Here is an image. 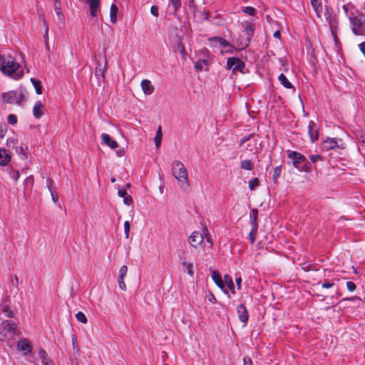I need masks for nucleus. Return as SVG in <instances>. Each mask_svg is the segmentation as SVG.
Masks as SVG:
<instances>
[{
  "label": "nucleus",
  "mask_w": 365,
  "mask_h": 365,
  "mask_svg": "<svg viewBox=\"0 0 365 365\" xmlns=\"http://www.w3.org/2000/svg\"><path fill=\"white\" fill-rule=\"evenodd\" d=\"M0 71L14 80H19L24 75V68L12 57L5 58L0 62Z\"/></svg>",
  "instance_id": "nucleus-1"
},
{
  "label": "nucleus",
  "mask_w": 365,
  "mask_h": 365,
  "mask_svg": "<svg viewBox=\"0 0 365 365\" xmlns=\"http://www.w3.org/2000/svg\"><path fill=\"white\" fill-rule=\"evenodd\" d=\"M173 175L175 179L181 184L182 188L190 187L188 175L183 163L179 160H175L172 163Z\"/></svg>",
  "instance_id": "nucleus-2"
},
{
  "label": "nucleus",
  "mask_w": 365,
  "mask_h": 365,
  "mask_svg": "<svg viewBox=\"0 0 365 365\" xmlns=\"http://www.w3.org/2000/svg\"><path fill=\"white\" fill-rule=\"evenodd\" d=\"M16 334V325L9 321H4L0 324V341H8Z\"/></svg>",
  "instance_id": "nucleus-3"
},
{
  "label": "nucleus",
  "mask_w": 365,
  "mask_h": 365,
  "mask_svg": "<svg viewBox=\"0 0 365 365\" xmlns=\"http://www.w3.org/2000/svg\"><path fill=\"white\" fill-rule=\"evenodd\" d=\"M241 25L244 29L243 31L247 36L244 41L237 40V42L240 49H243L249 45L251 38L254 34L255 23L252 21H245L242 22Z\"/></svg>",
  "instance_id": "nucleus-4"
},
{
  "label": "nucleus",
  "mask_w": 365,
  "mask_h": 365,
  "mask_svg": "<svg viewBox=\"0 0 365 365\" xmlns=\"http://www.w3.org/2000/svg\"><path fill=\"white\" fill-rule=\"evenodd\" d=\"M349 20L351 25L352 32L356 36L362 35L364 33L363 26L365 24L364 15L361 13H358L356 16H349Z\"/></svg>",
  "instance_id": "nucleus-5"
},
{
  "label": "nucleus",
  "mask_w": 365,
  "mask_h": 365,
  "mask_svg": "<svg viewBox=\"0 0 365 365\" xmlns=\"http://www.w3.org/2000/svg\"><path fill=\"white\" fill-rule=\"evenodd\" d=\"M1 98L6 103L20 105L24 100V95L21 91H10L3 93Z\"/></svg>",
  "instance_id": "nucleus-6"
},
{
  "label": "nucleus",
  "mask_w": 365,
  "mask_h": 365,
  "mask_svg": "<svg viewBox=\"0 0 365 365\" xmlns=\"http://www.w3.org/2000/svg\"><path fill=\"white\" fill-rule=\"evenodd\" d=\"M226 68L228 70H232L234 75H236L237 72L244 73L245 63L239 58L230 57L227 59Z\"/></svg>",
  "instance_id": "nucleus-7"
},
{
  "label": "nucleus",
  "mask_w": 365,
  "mask_h": 365,
  "mask_svg": "<svg viewBox=\"0 0 365 365\" xmlns=\"http://www.w3.org/2000/svg\"><path fill=\"white\" fill-rule=\"evenodd\" d=\"M288 158L292 160V165L300 172H308L307 168H301V163L306 160V158L302 154L292 150H287Z\"/></svg>",
  "instance_id": "nucleus-8"
},
{
  "label": "nucleus",
  "mask_w": 365,
  "mask_h": 365,
  "mask_svg": "<svg viewBox=\"0 0 365 365\" xmlns=\"http://www.w3.org/2000/svg\"><path fill=\"white\" fill-rule=\"evenodd\" d=\"M324 16L331 28L332 34H334V29L337 26L338 22L331 6L328 5L324 6Z\"/></svg>",
  "instance_id": "nucleus-9"
},
{
  "label": "nucleus",
  "mask_w": 365,
  "mask_h": 365,
  "mask_svg": "<svg viewBox=\"0 0 365 365\" xmlns=\"http://www.w3.org/2000/svg\"><path fill=\"white\" fill-rule=\"evenodd\" d=\"M188 242L192 247H198L204 242L203 234L197 231L192 232L188 238Z\"/></svg>",
  "instance_id": "nucleus-10"
},
{
  "label": "nucleus",
  "mask_w": 365,
  "mask_h": 365,
  "mask_svg": "<svg viewBox=\"0 0 365 365\" xmlns=\"http://www.w3.org/2000/svg\"><path fill=\"white\" fill-rule=\"evenodd\" d=\"M17 349L19 351H24V354L26 355L31 352L32 346L26 339H21L17 342Z\"/></svg>",
  "instance_id": "nucleus-11"
},
{
  "label": "nucleus",
  "mask_w": 365,
  "mask_h": 365,
  "mask_svg": "<svg viewBox=\"0 0 365 365\" xmlns=\"http://www.w3.org/2000/svg\"><path fill=\"white\" fill-rule=\"evenodd\" d=\"M308 133L311 141L314 143L319 138L317 125L314 121L311 120L308 125Z\"/></svg>",
  "instance_id": "nucleus-12"
},
{
  "label": "nucleus",
  "mask_w": 365,
  "mask_h": 365,
  "mask_svg": "<svg viewBox=\"0 0 365 365\" xmlns=\"http://www.w3.org/2000/svg\"><path fill=\"white\" fill-rule=\"evenodd\" d=\"M237 312L239 319L244 324H246L248 321L249 316L245 306L242 304L238 305L237 307Z\"/></svg>",
  "instance_id": "nucleus-13"
},
{
  "label": "nucleus",
  "mask_w": 365,
  "mask_h": 365,
  "mask_svg": "<svg viewBox=\"0 0 365 365\" xmlns=\"http://www.w3.org/2000/svg\"><path fill=\"white\" fill-rule=\"evenodd\" d=\"M212 279L215 282V283L220 287L223 292L227 294V292L225 291V279H222L220 274L217 271H213L212 272Z\"/></svg>",
  "instance_id": "nucleus-14"
},
{
  "label": "nucleus",
  "mask_w": 365,
  "mask_h": 365,
  "mask_svg": "<svg viewBox=\"0 0 365 365\" xmlns=\"http://www.w3.org/2000/svg\"><path fill=\"white\" fill-rule=\"evenodd\" d=\"M101 140L104 144H106L112 149L117 148L118 146V143L115 140H113L107 133H103L101 135Z\"/></svg>",
  "instance_id": "nucleus-15"
},
{
  "label": "nucleus",
  "mask_w": 365,
  "mask_h": 365,
  "mask_svg": "<svg viewBox=\"0 0 365 365\" xmlns=\"http://www.w3.org/2000/svg\"><path fill=\"white\" fill-rule=\"evenodd\" d=\"M44 106L41 101H36L33 108V114L37 119L41 118L43 114Z\"/></svg>",
  "instance_id": "nucleus-16"
},
{
  "label": "nucleus",
  "mask_w": 365,
  "mask_h": 365,
  "mask_svg": "<svg viewBox=\"0 0 365 365\" xmlns=\"http://www.w3.org/2000/svg\"><path fill=\"white\" fill-rule=\"evenodd\" d=\"M38 356L41 360L42 365H54V362L43 349H40L38 350Z\"/></svg>",
  "instance_id": "nucleus-17"
},
{
  "label": "nucleus",
  "mask_w": 365,
  "mask_h": 365,
  "mask_svg": "<svg viewBox=\"0 0 365 365\" xmlns=\"http://www.w3.org/2000/svg\"><path fill=\"white\" fill-rule=\"evenodd\" d=\"M142 90L145 95H150L154 91V87L148 79H144L140 83Z\"/></svg>",
  "instance_id": "nucleus-18"
},
{
  "label": "nucleus",
  "mask_w": 365,
  "mask_h": 365,
  "mask_svg": "<svg viewBox=\"0 0 365 365\" xmlns=\"http://www.w3.org/2000/svg\"><path fill=\"white\" fill-rule=\"evenodd\" d=\"M183 272H186L189 276H194V264L192 262H188L187 260H183L180 262Z\"/></svg>",
  "instance_id": "nucleus-19"
},
{
  "label": "nucleus",
  "mask_w": 365,
  "mask_h": 365,
  "mask_svg": "<svg viewBox=\"0 0 365 365\" xmlns=\"http://www.w3.org/2000/svg\"><path fill=\"white\" fill-rule=\"evenodd\" d=\"M338 146L337 141L334 139H327L322 142V148L325 150H333Z\"/></svg>",
  "instance_id": "nucleus-20"
},
{
  "label": "nucleus",
  "mask_w": 365,
  "mask_h": 365,
  "mask_svg": "<svg viewBox=\"0 0 365 365\" xmlns=\"http://www.w3.org/2000/svg\"><path fill=\"white\" fill-rule=\"evenodd\" d=\"M310 1L317 17L321 19L323 10L321 0H310Z\"/></svg>",
  "instance_id": "nucleus-21"
},
{
  "label": "nucleus",
  "mask_w": 365,
  "mask_h": 365,
  "mask_svg": "<svg viewBox=\"0 0 365 365\" xmlns=\"http://www.w3.org/2000/svg\"><path fill=\"white\" fill-rule=\"evenodd\" d=\"M209 41L211 42L212 46L215 47H222L223 44L225 46H228V41L224 39L223 38L219 36H215L209 38Z\"/></svg>",
  "instance_id": "nucleus-22"
},
{
  "label": "nucleus",
  "mask_w": 365,
  "mask_h": 365,
  "mask_svg": "<svg viewBox=\"0 0 365 365\" xmlns=\"http://www.w3.org/2000/svg\"><path fill=\"white\" fill-rule=\"evenodd\" d=\"M11 160V156L7 150L4 148H0V165L4 166L8 164Z\"/></svg>",
  "instance_id": "nucleus-23"
},
{
  "label": "nucleus",
  "mask_w": 365,
  "mask_h": 365,
  "mask_svg": "<svg viewBox=\"0 0 365 365\" xmlns=\"http://www.w3.org/2000/svg\"><path fill=\"white\" fill-rule=\"evenodd\" d=\"M91 9V15L95 17L97 14L98 9L100 4V0H88Z\"/></svg>",
  "instance_id": "nucleus-24"
},
{
  "label": "nucleus",
  "mask_w": 365,
  "mask_h": 365,
  "mask_svg": "<svg viewBox=\"0 0 365 365\" xmlns=\"http://www.w3.org/2000/svg\"><path fill=\"white\" fill-rule=\"evenodd\" d=\"M279 81L280 83L284 86L286 88H294V86L289 81V80L287 78V77L283 74L281 73L278 77Z\"/></svg>",
  "instance_id": "nucleus-25"
},
{
  "label": "nucleus",
  "mask_w": 365,
  "mask_h": 365,
  "mask_svg": "<svg viewBox=\"0 0 365 365\" xmlns=\"http://www.w3.org/2000/svg\"><path fill=\"white\" fill-rule=\"evenodd\" d=\"M252 228L250 232L249 238L251 244H254L255 242V235L257 234V224H256V217H255V222H252Z\"/></svg>",
  "instance_id": "nucleus-26"
},
{
  "label": "nucleus",
  "mask_w": 365,
  "mask_h": 365,
  "mask_svg": "<svg viewBox=\"0 0 365 365\" xmlns=\"http://www.w3.org/2000/svg\"><path fill=\"white\" fill-rule=\"evenodd\" d=\"M162 138H163L162 128H161V126H159L157 130L156 135L154 138V142H155V146L158 148H160V146L161 145Z\"/></svg>",
  "instance_id": "nucleus-27"
},
{
  "label": "nucleus",
  "mask_w": 365,
  "mask_h": 365,
  "mask_svg": "<svg viewBox=\"0 0 365 365\" xmlns=\"http://www.w3.org/2000/svg\"><path fill=\"white\" fill-rule=\"evenodd\" d=\"M118 11V9L117 6L114 4H113L110 6V21L112 23L116 22Z\"/></svg>",
  "instance_id": "nucleus-28"
},
{
  "label": "nucleus",
  "mask_w": 365,
  "mask_h": 365,
  "mask_svg": "<svg viewBox=\"0 0 365 365\" xmlns=\"http://www.w3.org/2000/svg\"><path fill=\"white\" fill-rule=\"evenodd\" d=\"M227 285V287L229 288V289L231 291L232 294L235 293V286L234 283L232 282V279L230 276L226 274L225 276V286Z\"/></svg>",
  "instance_id": "nucleus-29"
},
{
  "label": "nucleus",
  "mask_w": 365,
  "mask_h": 365,
  "mask_svg": "<svg viewBox=\"0 0 365 365\" xmlns=\"http://www.w3.org/2000/svg\"><path fill=\"white\" fill-rule=\"evenodd\" d=\"M54 9H55V11H56V14L58 21L61 22H63V19H64V15L61 11V9L59 3H57V2L55 3Z\"/></svg>",
  "instance_id": "nucleus-30"
},
{
  "label": "nucleus",
  "mask_w": 365,
  "mask_h": 365,
  "mask_svg": "<svg viewBox=\"0 0 365 365\" xmlns=\"http://www.w3.org/2000/svg\"><path fill=\"white\" fill-rule=\"evenodd\" d=\"M207 61L205 59H200L195 63V68L197 71H202L205 66H207Z\"/></svg>",
  "instance_id": "nucleus-31"
},
{
  "label": "nucleus",
  "mask_w": 365,
  "mask_h": 365,
  "mask_svg": "<svg viewBox=\"0 0 365 365\" xmlns=\"http://www.w3.org/2000/svg\"><path fill=\"white\" fill-rule=\"evenodd\" d=\"M18 140L15 136L9 138L6 140V145L9 148H16L17 146Z\"/></svg>",
  "instance_id": "nucleus-32"
},
{
  "label": "nucleus",
  "mask_w": 365,
  "mask_h": 365,
  "mask_svg": "<svg viewBox=\"0 0 365 365\" xmlns=\"http://www.w3.org/2000/svg\"><path fill=\"white\" fill-rule=\"evenodd\" d=\"M0 309L2 313L4 314L6 317H13L14 314L13 312L10 309L9 307L7 305H1Z\"/></svg>",
  "instance_id": "nucleus-33"
},
{
  "label": "nucleus",
  "mask_w": 365,
  "mask_h": 365,
  "mask_svg": "<svg viewBox=\"0 0 365 365\" xmlns=\"http://www.w3.org/2000/svg\"><path fill=\"white\" fill-rule=\"evenodd\" d=\"M31 82L32 83L33 86H34L36 93L41 94L42 93V87L41 86V82L34 78H31Z\"/></svg>",
  "instance_id": "nucleus-34"
},
{
  "label": "nucleus",
  "mask_w": 365,
  "mask_h": 365,
  "mask_svg": "<svg viewBox=\"0 0 365 365\" xmlns=\"http://www.w3.org/2000/svg\"><path fill=\"white\" fill-rule=\"evenodd\" d=\"M220 48H221V53H232L235 50L234 46L230 42H228V46H225V44H223L222 46Z\"/></svg>",
  "instance_id": "nucleus-35"
},
{
  "label": "nucleus",
  "mask_w": 365,
  "mask_h": 365,
  "mask_svg": "<svg viewBox=\"0 0 365 365\" xmlns=\"http://www.w3.org/2000/svg\"><path fill=\"white\" fill-rule=\"evenodd\" d=\"M241 168L246 170H252L253 168V164L250 160H244L241 162Z\"/></svg>",
  "instance_id": "nucleus-36"
},
{
  "label": "nucleus",
  "mask_w": 365,
  "mask_h": 365,
  "mask_svg": "<svg viewBox=\"0 0 365 365\" xmlns=\"http://www.w3.org/2000/svg\"><path fill=\"white\" fill-rule=\"evenodd\" d=\"M106 67H107V60H106V58H105V63H104V66L103 68H101V66L99 63L98 64V66L96 67V75L103 76L105 70L106 69Z\"/></svg>",
  "instance_id": "nucleus-37"
},
{
  "label": "nucleus",
  "mask_w": 365,
  "mask_h": 365,
  "mask_svg": "<svg viewBox=\"0 0 365 365\" xmlns=\"http://www.w3.org/2000/svg\"><path fill=\"white\" fill-rule=\"evenodd\" d=\"M10 283H11V286L12 287V288H11V292H13V289H14L15 294H17L18 283H19V279H18L17 276H15L14 279H11Z\"/></svg>",
  "instance_id": "nucleus-38"
},
{
  "label": "nucleus",
  "mask_w": 365,
  "mask_h": 365,
  "mask_svg": "<svg viewBox=\"0 0 365 365\" xmlns=\"http://www.w3.org/2000/svg\"><path fill=\"white\" fill-rule=\"evenodd\" d=\"M76 317L78 322L83 324H86L87 322V317L82 312H78L76 314Z\"/></svg>",
  "instance_id": "nucleus-39"
},
{
  "label": "nucleus",
  "mask_w": 365,
  "mask_h": 365,
  "mask_svg": "<svg viewBox=\"0 0 365 365\" xmlns=\"http://www.w3.org/2000/svg\"><path fill=\"white\" fill-rule=\"evenodd\" d=\"M16 153H18V155H20L21 158L22 159H25L26 158V150H24V148L23 147H16Z\"/></svg>",
  "instance_id": "nucleus-40"
},
{
  "label": "nucleus",
  "mask_w": 365,
  "mask_h": 365,
  "mask_svg": "<svg viewBox=\"0 0 365 365\" xmlns=\"http://www.w3.org/2000/svg\"><path fill=\"white\" fill-rule=\"evenodd\" d=\"M128 267L125 265L122 266L119 269V277L118 279H124L127 274Z\"/></svg>",
  "instance_id": "nucleus-41"
},
{
  "label": "nucleus",
  "mask_w": 365,
  "mask_h": 365,
  "mask_svg": "<svg viewBox=\"0 0 365 365\" xmlns=\"http://www.w3.org/2000/svg\"><path fill=\"white\" fill-rule=\"evenodd\" d=\"M243 12L249 14L250 16H254L256 13V10L254 7L246 6L243 9Z\"/></svg>",
  "instance_id": "nucleus-42"
},
{
  "label": "nucleus",
  "mask_w": 365,
  "mask_h": 365,
  "mask_svg": "<svg viewBox=\"0 0 365 365\" xmlns=\"http://www.w3.org/2000/svg\"><path fill=\"white\" fill-rule=\"evenodd\" d=\"M203 235H205L207 242L208 243H210V247H212L213 245V242H212L210 235L209 234L208 230L206 227H205L203 230Z\"/></svg>",
  "instance_id": "nucleus-43"
},
{
  "label": "nucleus",
  "mask_w": 365,
  "mask_h": 365,
  "mask_svg": "<svg viewBox=\"0 0 365 365\" xmlns=\"http://www.w3.org/2000/svg\"><path fill=\"white\" fill-rule=\"evenodd\" d=\"M9 175L15 182H17L19 178V173L17 170H11L9 172Z\"/></svg>",
  "instance_id": "nucleus-44"
},
{
  "label": "nucleus",
  "mask_w": 365,
  "mask_h": 365,
  "mask_svg": "<svg viewBox=\"0 0 365 365\" xmlns=\"http://www.w3.org/2000/svg\"><path fill=\"white\" fill-rule=\"evenodd\" d=\"M259 185V180L257 178H254L252 179L250 182H249V187L251 190H254L256 187H257Z\"/></svg>",
  "instance_id": "nucleus-45"
},
{
  "label": "nucleus",
  "mask_w": 365,
  "mask_h": 365,
  "mask_svg": "<svg viewBox=\"0 0 365 365\" xmlns=\"http://www.w3.org/2000/svg\"><path fill=\"white\" fill-rule=\"evenodd\" d=\"M7 120L9 124L14 125L17 122V117L14 114H10L9 115Z\"/></svg>",
  "instance_id": "nucleus-46"
},
{
  "label": "nucleus",
  "mask_w": 365,
  "mask_h": 365,
  "mask_svg": "<svg viewBox=\"0 0 365 365\" xmlns=\"http://www.w3.org/2000/svg\"><path fill=\"white\" fill-rule=\"evenodd\" d=\"M346 285L347 289L349 292H353L356 289V284L353 282L349 281V282H346Z\"/></svg>",
  "instance_id": "nucleus-47"
},
{
  "label": "nucleus",
  "mask_w": 365,
  "mask_h": 365,
  "mask_svg": "<svg viewBox=\"0 0 365 365\" xmlns=\"http://www.w3.org/2000/svg\"><path fill=\"white\" fill-rule=\"evenodd\" d=\"M170 3L173 6L174 11H177L180 6V0H170Z\"/></svg>",
  "instance_id": "nucleus-48"
},
{
  "label": "nucleus",
  "mask_w": 365,
  "mask_h": 365,
  "mask_svg": "<svg viewBox=\"0 0 365 365\" xmlns=\"http://www.w3.org/2000/svg\"><path fill=\"white\" fill-rule=\"evenodd\" d=\"M124 231H125V238L129 237V231H130V222L128 221H125L124 222Z\"/></svg>",
  "instance_id": "nucleus-49"
},
{
  "label": "nucleus",
  "mask_w": 365,
  "mask_h": 365,
  "mask_svg": "<svg viewBox=\"0 0 365 365\" xmlns=\"http://www.w3.org/2000/svg\"><path fill=\"white\" fill-rule=\"evenodd\" d=\"M281 175V168L279 166H277L274 170V178L276 179L279 178Z\"/></svg>",
  "instance_id": "nucleus-50"
},
{
  "label": "nucleus",
  "mask_w": 365,
  "mask_h": 365,
  "mask_svg": "<svg viewBox=\"0 0 365 365\" xmlns=\"http://www.w3.org/2000/svg\"><path fill=\"white\" fill-rule=\"evenodd\" d=\"M118 286L121 290H123V291L126 290V285H125V283L124 282V279H118Z\"/></svg>",
  "instance_id": "nucleus-51"
},
{
  "label": "nucleus",
  "mask_w": 365,
  "mask_h": 365,
  "mask_svg": "<svg viewBox=\"0 0 365 365\" xmlns=\"http://www.w3.org/2000/svg\"><path fill=\"white\" fill-rule=\"evenodd\" d=\"M123 202L127 205H131L133 202L131 196L128 195L125 197H123Z\"/></svg>",
  "instance_id": "nucleus-52"
},
{
  "label": "nucleus",
  "mask_w": 365,
  "mask_h": 365,
  "mask_svg": "<svg viewBox=\"0 0 365 365\" xmlns=\"http://www.w3.org/2000/svg\"><path fill=\"white\" fill-rule=\"evenodd\" d=\"M150 13L152 15L157 17L158 16V7L157 6H152L150 8Z\"/></svg>",
  "instance_id": "nucleus-53"
},
{
  "label": "nucleus",
  "mask_w": 365,
  "mask_h": 365,
  "mask_svg": "<svg viewBox=\"0 0 365 365\" xmlns=\"http://www.w3.org/2000/svg\"><path fill=\"white\" fill-rule=\"evenodd\" d=\"M322 159V156L319 155H311L310 156V160L314 163H316L318 160H321Z\"/></svg>",
  "instance_id": "nucleus-54"
},
{
  "label": "nucleus",
  "mask_w": 365,
  "mask_h": 365,
  "mask_svg": "<svg viewBox=\"0 0 365 365\" xmlns=\"http://www.w3.org/2000/svg\"><path fill=\"white\" fill-rule=\"evenodd\" d=\"M322 286L323 288L329 289V288L333 287L334 286V284L332 282H328V281H325L322 284Z\"/></svg>",
  "instance_id": "nucleus-55"
},
{
  "label": "nucleus",
  "mask_w": 365,
  "mask_h": 365,
  "mask_svg": "<svg viewBox=\"0 0 365 365\" xmlns=\"http://www.w3.org/2000/svg\"><path fill=\"white\" fill-rule=\"evenodd\" d=\"M118 195L121 197H125L126 195H128L125 189H119L118 191Z\"/></svg>",
  "instance_id": "nucleus-56"
},
{
  "label": "nucleus",
  "mask_w": 365,
  "mask_h": 365,
  "mask_svg": "<svg viewBox=\"0 0 365 365\" xmlns=\"http://www.w3.org/2000/svg\"><path fill=\"white\" fill-rule=\"evenodd\" d=\"M252 135H252V134H251V135H247V136H245V137H243V138L240 140V145H242L245 142L248 141Z\"/></svg>",
  "instance_id": "nucleus-57"
},
{
  "label": "nucleus",
  "mask_w": 365,
  "mask_h": 365,
  "mask_svg": "<svg viewBox=\"0 0 365 365\" xmlns=\"http://www.w3.org/2000/svg\"><path fill=\"white\" fill-rule=\"evenodd\" d=\"M243 365H253L250 358L245 357L243 359Z\"/></svg>",
  "instance_id": "nucleus-58"
},
{
  "label": "nucleus",
  "mask_w": 365,
  "mask_h": 365,
  "mask_svg": "<svg viewBox=\"0 0 365 365\" xmlns=\"http://www.w3.org/2000/svg\"><path fill=\"white\" fill-rule=\"evenodd\" d=\"M6 132V125H4V128L1 126L0 128V137L3 138L5 136Z\"/></svg>",
  "instance_id": "nucleus-59"
},
{
  "label": "nucleus",
  "mask_w": 365,
  "mask_h": 365,
  "mask_svg": "<svg viewBox=\"0 0 365 365\" xmlns=\"http://www.w3.org/2000/svg\"><path fill=\"white\" fill-rule=\"evenodd\" d=\"M179 259L180 262L183 260H186V253L185 251H182L180 253H179Z\"/></svg>",
  "instance_id": "nucleus-60"
},
{
  "label": "nucleus",
  "mask_w": 365,
  "mask_h": 365,
  "mask_svg": "<svg viewBox=\"0 0 365 365\" xmlns=\"http://www.w3.org/2000/svg\"><path fill=\"white\" fill-rule=\"evenodd\" d=\"M207 297L210 302L215 303L216 302V299L212 293H210Z\"/></svg>",
  "instance_id": "nucleus-61"
},
{
  "label": "nucleus",
  "mask_w": 365,
  "mask_h": 365,
  "mask_svg": "<svg viewBox=\"0 0 365 365\" xmlns=\"http://www.w3.org/2000/svg\"><path fill=\"white\" fill-rule=\"evenodd\" d=\"M43 24H44V26H46L44 38H45V41H46V39L48 38V27L47 23H46V21L45 20H43Z\"/></svg>",
  "instance_id": "nucleus-62"
},
{
  "label": "nucleus",
  "mask_w": 365,
  "mask_h": 365,
  "mask_svg": "<svg viewBox=\"0 0 365 365\" xmlns=\"http://www.w3.org/2000/svg\"><path fill=\"white\" fill-rule=\"evenodd\" d=\"M345 300L351 301V302H355V301H361V298L359 297H352L349 298L345 299Z\"/></svg>",
  "instance_id": "nucleus-63"
},
{
  "label": "nucleus",
  "mask_w": 365,
  "mask_h": 365,
  "mask_svg": "<svg viewBox=\"0 0 365 365\" xmlns=\"http://www.w3.org/2000/svg\"><path fill=\"white\" fill-rule=\"evenodd\" d=\"M359 48H360V50L361 51V52L365 56V42L360 43L359 44Z\"/></svg>",
  "instance_id": "nucleus-64"
}]
</instances>
